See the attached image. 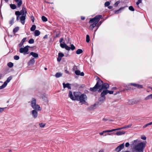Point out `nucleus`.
Returning a JSON list of instances; mask_svg holds the SVG:
<instances>
[{
	"label": "nucleus",
	"mask_w": 152,
	"mask_h": 152,
	"mask_svg": "<svg viewBox=\"0 0 152 152\" xmlns=\"http://www.w3.org/2000/svg\"><path fill=\"white\" fill-rule=\"evenodd\" d=\"M97 79L99 80L97 81L96 84L93 88H90L89 90L93 92H95L97 91L98 89L101 87L103 89L107 90L109 87V85L107 83H104L103 81L97 77Z\"/></svg>",
	"instance_id": "obj_1"
},
{
	"label": "nucleus",
	"mask_w": 152,
	"mask_h": 152,
	"mask_svg": "<svg viewBox=\"0 0 152 152\" xmlns=\"http://www.w3.org/2000/svg\"><path fill=\"white\" fill-rule=\"evenodd\" d=\"M145 145L144 142H141L133 146V147L136 152H143Z\"/></svg>",
	"instance_id": "obj_2"
},
{
	"label": "nucleus",
	"mask_w": 152,
	"mask_h": 152,
	"mask_svg": "<svg viewBox=\"0 0 152 152\" xmlns=\"http://www.w3.org/2000/svg\"><path fill=\"white\" fill-rule=\"evenodd\" d=\"M20 12L21 15H22V16L20 17V19L21 23L23 25H24L25 24V20L26 18L27 14L26 8L24 7H23L22 9Z\"/></svg>",
	"instance_id": "obj_3"
},
{
	"label": "nucleus",
	"mask_w": 152,
	"mask_h": 152,
	"mask_svg": "<svg viewBox=\"0 0 152 152\" xmlns=\"http://www.w3.org/2000/svg\"><path fill=\"white\" fill-rule=\"evenodd\" d=\"M31 105L32 108L34 109V110H41L40 106L38 104H36V100L34 98H33L31 102Z\"/></svg>",
	"instance_id": "obj_4"
},
{
	"label": "nucleus",
	"mask_w": 152,
	"mask_h": 152,
	"mask_svg": "<svg viewBox=\"0 0 152 152\" xmlns=\"http://www.w3.org/2000/svg\"><path fill=\"white\" fill-rule=\"evenodd\" d=\"M102 18V16L101 15H97L95 16L93 18L90 19L89 23H91L93 22L97 23L100 19Z\"/></svg>",
	"instance_id": "obj_5"
},
{
	"label": "nucleus",
	"mask_w": 152,
	"mask_h": 152,
	"mask_svg": "<svg viewBox=\"0 0 152 152\" xmlns=\"http://www.w3.org/2000/svg\"><path fill=\"white\" fill-rule=\"evenodd\" d=\"M87 100V96L85 94H81L78 100V101H79L80 103H82V104L86 102Z\"/></svg>",
	"instance_id": "obj_6"
},
{
	"label": "nucleus",
	"mask_w": 152,
	"mask_h": 152,
	"mask_svg": "<svg viewBox=\"0 0 152 152\" xmlns=\"http://www.w3.org/2000/svg\"><path fill=\"white\" fill-rule=\"evenodd\" d=\"M30 47L29 46L27 45L24 48H21L19 50L20 53H23L24 55L28 54V52L29 50L28 48Z\"/></svg>",
	"instance_id": "obj_7"
},
{
	"label": "nucleus",
	"mask_w": 152,
	"mask_h": 152,
	"mask_svg": "<svg viewBox=\"0 0 152 152\" xmlns=\"http://www.w3.org/2000/svg\"><path fill=\"white\" fill-rule=\"evenodd\" d=\"M107 94V90H104L103 91L101 94V97L99 98V100L100 101H103L105 99V96Z\"/></svg>",
	"instance_id": "obj_8"
},
{
	"label": "nucleus",
	"mask_w": 152,
	"mask_h": 152,
	"mask_svg": "<svg viewBox=\"0 0 152 152\" xmlns=\"http://www.w3.org/2000/svg\"><path fill=\"white\" fill-rule=\"evenodd\" d=\"M81 93L79 92H74V98L75 100L78 101L79 98L81 95Z\"/></svg>",
	"instance_id": "obj_9"
},
{
	"label": "nucleus",
	"mask_w": 152,
	"mask_h": 152,
	"mask_svg": "<svg viewBox=\"0 0 152 152\" xmlns=\"http://www.w3.org/2000/svg\"><path fill=\"white\" fill-rule=\"evenodd\" d=\"M124 147V143H123L118 146L115 149V151L119 152L122 150Z\"/></svg>",
	"instance_id": "obj_10"
},
{
	"label": "nucleus",
	"mask_w": 152,
	"mask_h": 152,
	"mask_svg": "<svg viewBox=\"0 0 152 152\" xmlns=\"http://www.w3.org/2000/svg\"><path fill=\"white\" fill-rule=\"evenodd\" d=\"M137 85V84H136L135 83H130L127 86V85L126 86V88L124 89L123 90L121 91H124L125 90H128L130 89L131 88L130 87H129V86L130 85L136 87Z\"/></svg>",
	"instance_id": "obj_11"
},
{
	"label": "nucleus",
	"mask_w": 152,
	"mask_h": 152,
	"mask_svg": "<svg viewBox=\"0 0 152 152\" xmlns=\"http://www.w3.org/2000/svg\"><path fill=\"white\" fill-rule=\"evenodd\" d=\"M71 85L69 83H66V84H65L64 83H63V88H67L68 89H71V88L70 86Z\"/></svg>",
	"instance_id": "obj_12"
},
{
	"label": "nucleus",
	"mask_w": 152,
	"mask_h": 152,
	"mask_svg": "<svg viewBox=\"0 0 152 152\" xmlns=\"http://www.w3.org/2000/svg\"><path fill=\"white\" fill-rule=\"evenodd\" d=\"M75 73L77 75H80L81 76H84V74L83 72H80L79 70H76L75 71Z\"/></svg>",
	"instance_id": "obj_13"
},
{
	"label": "nucleus",
	"mask_w": 152,
	"mask_h": 152,
	"mask_svg": "<svg viewBox=\"0 0 152 152\" xmlns=\"http://www.w3.org/2000/svg\"><path fill=\"white\" fill-rule=\"evenodd\" d=\"M32 114L33 117L34 118H36L38 116L37 112L35 110H33L32 111Z\"/></svg>",
	"instance_id": "obj_14"
},
{
	"label": "nucleus",
	"mask_w": 152,
	"mask_h": 152,
	"mask_svg": "<svg viewBox=\"0 0 152 152\" xmlns=\"http://www.w3.org/2000/svg\"><path fill=\"white\" fill-rule=\"evenodd\" d=\"M17 3V6L18 7H20L22 4V0H14Z\"/></svg>",
	"instance_id": "obj_15"
},
{
	"label": "nucleus",
	"mask_w": 152,
	"mask_h": 152,
	"mask_svg": "<svg viewBox=\"0 0 152 152\" xmlns=\"http://www.w3.org/2000/svg\"><path fill=\"white\" fill-rule=\"evenodd\" d=\"M32 56L33 57L35 58H37L38 57V54L37 53L32 52L30 53L29 56Z\"/></svg>",
	"instance_id": "obj_16"
},
{
	"label": "nucleus",
	"mask_w": 152,
	"mask_h": 152,
	"mask_svg": "<svg viewBox=\"0 0 152 152\" xmlns=\"http://www.w3.org/2000/svg\"><path fill=\"white\" fill-rule=\"evenodd\" d=\"M127 6H124V7H120L118 10H116L115 12V13L118 14L119 13L121 12V10H124L126 7H127Z\"/></svg>",
	"instance_id": "obj_17"
},
{
	"label": "nucleus",
	"mask_w": 152,
	"mask_h": 152,
	"mask_svg": "<svg viewBox=\"0 0 152 152\" xmlns=\"http://www.w3.org/2000/svg\"><path fill=\"white\" fill-rule=\"evenodd\" d=\"M127 103L128 104L131 105L135 104V102L134 99H131L129 100Z\"/></svg>",
	"instance_id": "obj_18"
},
{
	"label": "nucleus",
	"mask_w": 152,
	"mask_h": 152,
	"mask_svg": "<svg viewBox=\"0 0 152 152\" xmlns=\"http://www.w3.org/2000/svg\"><path fill=\"white\" fill-rule=\"evenodd\" d=\"M125 133V132L124 131H119L117 132L116 133H115V134H116L118 136H119L124 134ZM113 133L115 134L114 132Z\"/></svg>",
	"instance_id": "obj_19"
},
{
	"label": "nucleus",
	"mask_w": 152,
	"mask_h": 152,
	"mask_svg": "<svg viewBox=\"0 0 152 152\" xmlns=\"http://www.w3.org/2000/svg\"><path fill=\"white\" fill-rule=\"evenodd\" d=\"M68 96L72 100H75V98H74V97L73 96V95L71 91H70L69 93Z\"/></svg>",
	"instance_id": "obj_20"
},
{
	"label": "nucleus",
	"mask_w": 152,
	"mask_h": 152,
	"mask_svg": "<svg viewBox=\"0 0 152 152\" xmlns=\"http://www.w3.org/2000/svg\"><path fill=\"white\" fill-rule=\"evenodd\" d=\"M104 19L102 20H101L99 22V23H97V24L96 25V27L97 28H96V30H95L94 32H95L96 31V30H97V29H98V28L103 23V22L104 21Z\"/></svg>",
	"instance_id": "obj_21"
},
{
	"label": "nucleus",
	"mask_w": 152,
	"mask_h": 152,
	"mask_svg": "<svg viewBox=\"0 0 152 152\" xmlns=\"http://www.w3.org/2000/svg\"><path fill=\"white\" fill-rule=\"evenodd\" d=\"M12 77L11 76H10L7 79L6 81H5L4 83L5 84L6 86L7 85V83H9L10 81L12 80Z\"/></svg>",
	"instance_id": "obj_22"
},
{
	"label": "nucleus",
	"mask_w": 152,
	"mask_h": 152,
	"mask_svg": "<svg viewBox=\"0 0 152 152\" xmlns=\"http://www.w3.org/2000/svg\"><path fill=\"white\" fill-rule=\"evenodd\" d=\"M35 62V61L34 60V58H32L30 60V61L28 62V64L29 65H33L34 64Z\"/></svg>",
	"instance_id": "obj_23"
},
{
	"label": "nucleus",
	"mask_w": 152,
	"mask_h": 152,
	"mask_svg": "<svg viewBox=\"0 0 152 152\" xmlns=\"http://www.w3.org/2000/svg\"><path fill=\"white\" fill-rule=\"evenodd\" d=\"M26 37L23 38L21 40V42L19 44V45L20 47H21L23 45V43L26 40Z\"/></svg>",
	"instance_id": "obj_24"
},
{
	"label": "nucleus",
	"mask_w": 152,
	"mask_h": 152,
	"mask_svg": "<svg viewBox=\"0 0 152 152\" xmlns=\"http://www.w3.org/2000/svg\"><path fill=\"white\" fill-rule=\"evenodd\" d=\"M97 24V23L94 22L93 23L90 25L89 28H91L92 29H93L94 27L96 26Z\"/></svg>",
	"instance_id": "obj_25"
},
{
	"label": "nucleus",
	"mask_w": 152,
	"mask_h": 152,
	"mask_svg": "<svg viewBox=\"0 0 152 152\" xmlns=\"http://www.w3.org/2000/svg\"><path fill=\"white\" fill-rule=\"evenodd\" d=\"M34 33L35 36H38L40 35V32L38 30H35L34 31Z\"/></svg>",
	"instance_id": "obj_26"
},
{
	"label": "nucleus",
	"mask_w": 152,
	"mask_h": 152,
	"mask_svg": "<svg viewBox=\"0 0 152 152\" xmlns=\"http://www.w3.org/2000/svg\"><path fill=\"white\" fill-rule=\"evenodd\" d=\"M151 99H152V94L148 96L145 98V100Z\"/></svg>",
	"instance_id": "obj_27"
},
{
	"label": "nucleus",
	"mask_w": 152,
	"mask_h": 152,
	"mask_svg": "<svg viewBox=\"0 0 152 152\" xmlns=\"http://www.w3.org/2000/svg\"><path fill=\"white\" fill-rule=\"evenodd\" d=\"M138 141H139L138 140H136L132 141V145H134V146H135V145H137L138 143Z\"/></svg>",
	"instance_id": "obj_28"
},
{
	"label": "nucleus",
	"mask_w": 152,
	"mask_h": 152,
	"mask_svg": "<svg viewBox=\"0 0 152 152\" xmlns=\"http://www.w3.org/2000/svg\"><path fill=\"white\" fill-rule=\"evenodd\" d=\"M10 8L12 10H15L16 8V5L14 4H10Z\"/></svg>",
	"instance_id": "obj_29"
},
{
	"label": "nucleus",
	"mask_w": 152,
	"mask_h": 152,
	"mask_svg": "<svg viewBox=\"0 0 152 152\" xmlns=\"http://www.w3.org/2000/svg\"><path fill=\"white\" fill-rule=\"evenodd\" d=\"M19 28L18 26L16 27L15 28H14L13 30V32L14 33H15L17 32V31L19 30Z\"/></svg>",
	"instance_id": "obj_30"
},
{
	"label": "nucleus",
	"mask_w": 152,
	"mask_h": 152,
	"mask_svg": "<svg viewBox=\"0 0 152 152\" xmlns=\"http://www.w3.org/2000/svg\"><path fill=\"white\" fill-rule=\"evenodd\" d=\"M55 77L57 78H58L62 76V74L60 72H57L55 74Z\"/></svg>",
	"instance_id": "obj_31"
},
{
	"label": "nucleus",
	"mask_w": 152,
	"mask_h": 152,
	"mask_svg": "<svg viewBox=\"0 0 152 152\" xmlns=\"http://www.w3.org/2000/svg\"><path fill=\"white\" fill-rule=\"evenodd\" d=\"M83 52V51L82 49H79L77 50L76 52V53L77 54H80Z\"/></svg>",
	"instance_id": "obj_32"
},
{
	"label": "nucleus",
	"mask_w": 152,
	"mask_h": 152,
	"mask_svg": "<svg viewBox=\"0 0 152 152\" xmlns=\"http://www.w3.org/2000/svg\"><path fill=\"white\" fill-rule=\"evenodd\" d=\"M36 28V26L34 25H33L31 27V28L30 30L31 31H34L35 30Z\"/></svg>",
	"instance_id": "obj_33"
},
{
	"label": "nucleus",
	"mask_w": 152,
	"mask_h": 152,
	"mask_svg": "<svg viewBox=\"0 0 152 152\" xmlns=\"http://www.w3.org/2000/svg\"><path fill=\"white\" fill-rule=\"evenodd\" d=\"M42 20L43 22H46L48 21L47 18L45 16H42Z\"/></svg>",
	"instance_id": "obj_34"
},
{
	"label": "nucleus",
	"mask_w": 152,
	"mask_h": 152,
	"mask_svg": "<svg viewBox=\"0 0 152 152\" xmlns=\"http://www.w3.org/2000/svg\"><path fill=\"white\" fill-rule=\"evenodd\" d=\"M61 47L62 48H65V46L66 45V44H65L64 42H63V43H61L60 44Z\"/></svg>",
	"instance_id": "obj_35"
},
{
	"label": "nucleus",
	"mask_w": 152,
	"mask_h": 152,
	"mask_svg": "<svg viewBox=\"0 0 152 152\" xmlns=\"http://www.w3.org/2000/svg\"><path fill=\"white\" fill-rule=\"evenodd\" d=\"M34 40L33 39H30L28 42L30 44H33L34 43Z\"/></svg>",
	"instance_id": "obj_36"
},
{
	"label": "nucleus",
	"mask_w": 152,
	"mask_h": 152,
	"mask_svg": "<svg viewBox=\"0 0 152 152\" xmlns=\"http://www.w3.org/2000/svg\"><path fill=\"white\" fill-rule=\"evenodd\" d=\"M7 65L9 67L11 68L13 66V64L12 62H10L8 63Z\"/></svg>",
	"instance_id": "obj_37"
},
{
	"label": "nucleus",
	"mask_w": 152,
	"mask_h": 152,
	"mask_svg": "<svg viewBox=\"0 0 152 152\" xmlns=\"http://www.w3.org/2000/svg\"><path fill=\"white\" fill-rule=\"evenodd\" d=\"M90 37L88 35H87L86 36V42H89L90 41Z\"/></svg>",
	"instance_id": "obj_38"
},
{
	"label": "nucleus",
	"mask_w": 152,
	"mask_h": 152,
	"mask_svg": "<svg viewBox=\"0 0 152 152\" xmlns=\"http://www.w3.org/2000/svg\"><path fill=\"white\" fill-rule=\"evenodd\" d=\"M132 126V124H129L123 127V128L124 129H126V128H128L130 127L131 126Z\"/></svg>",
	"instance_id": "obj_39"
},
{
	"label": "nucleus",
	"mask_w": 152,
	"mask_h": 152,
	"mask_svg": "<svg viewBox=\"0 0 152 152\" xmlns=\"http://www.w3.org/2000/svg\"><path fill=\"white\" fill-rule=\"evenodd\" d=\"M120 3V1H116L114 4V6L115 7H117L118 6V4Z\"/></svg>",
	"instance_id": "obj_40"
},
{
	"label": "nucleus",
	"mask_w": 152,
	"mask_h": 152,
	"mask_svg": "<svg viewBox=\"0 0 152 152\" xmlns=\"http://www.w3.org/2000/svg\"><path fill=\"white\" fill-rule=\"evenodd\" d=\"M70 49L72 50H74L75 49V47L74 45L72 44L71 45V47H70Z\"/></svg>",
	"instance_id": "obj_41"
},
{
	"label": "nucleus",
	"mask_w": 152,
	"mask_h": 152,
	"mask_svg": "<svg viewBox=\"0 0 152 152\" xmlns=\"http://www.w3.org/2000/svg\"><path fill=\"white\" fill-rule=\"evenodd\" d=\"M20 12L19 11H16L15 12V15L17 16H19L21 15L20 14Z\"/></svg>",
	"instance_id": "obj_42"
},
{
	"label": "nucleus",
	"mask_w": 152,
	"mask_h": 152,
	"mask_svg": "<svg viewBox=\"0 0 152 152\" xmlns=\"http://www.w3.org/2000/svg\"><path fill=\"white\" fill-rule=\"evenodd\" d=\"M64 56V54L62 53H58V57H59V58H61L62 57H63Z\"/></svg>",
	"instance_id": "obj_43"
},
{
	"label": "nucleus",
	"mask_w": 152,
	"mask_h": 152,
	"mask_svg": "<svg viewBox=\"0 0 152 152\" xmlns=\"http://www.w3.org/2000/svg\"><path fill=\"white\" fill-rule=\"evenodd\" d=\"M129 9L132 11H134V9L132 6H130L129 7Z\"/></svg>",
	"instance_id": "obj_44"
},
{
	"label": "nucleus",
	"mask_w": 152,
	"mask_h": 152,
	"mask_svg": "<svg viewBox=\"0 0 152 152\" xmlns=\"http://www.w3.org/2000/svg\"><path fill=\"white\" fill-rule=\"evenodd\" d=\"M110 4V3L109 1H106L104 4V6L105 7H108Z\"/></svg>",
	"instance_id": "obj_45"
},
{
	"label": "nucleus",
	"mask_w": 152,
	"mask_h": 152,
	"mask_svg": "<svg viewBox=\"0 0 152 152\" xmlns=\"http://www.w3.org/2000/svg\"><path fill=\"white\" fill-rule=\"evenodd\" d=\"M14 18H12V19L10 21V25H12L13 24L14 22Z\"/></svg>",
	"instance_id": "obj_46"
},
{
	"label": "nucleus",
	"mask_w": 152,
	"mask_h": 152,
	"mask_svg": "<svg viewBox=\"0 0 152 152\" xmlns=\"http://www.w3.org/2000/svg\"><path fill=\"white\" fill-rule=\"evenodd\" d=\"M20 58L19 56L15 55L14 56V58L15 60H18Z\"/></svg>",
	"instance_id": "obj_47"
},
{
	"label": "nucleus",
	"mask_w": 152,
	"mask_h": 152,
	"mask_svg": "<svg viewBox=\"0 0 152 152\" xmlns=\"http://www.w3.org/2000/svg\"><path fill=\"white\" fill-rule=\"evenodd\" d=\"M7 86L4 83V84L0 86V90L2 89L5 88Z\"/></svg>",
	"instance_id": "obj_48"
},
{
	"label": "nucleus",
	"mask_w": 152,
	"mask_h": 152,
	"mask_svg": "<svg viewBox=\"0 0 152 152\" xmlns=\"http://www.w3.org/2000/svg\"><path fill=\"white\" fill-rule=\"evenodd\" d=\"M137 88H143V86L141 85L138 84H137V86L136 87Z\"/></svg>",
	"instance_id": "obj_49"
},
{
	"label": "nucleus",
	"mask_w": 152,
	"mask_h": 152,
	"mask_svg": "<svg viewBox=\"0 0 152 152\" xmlns=\"http://www.w3.org/2000/svg\"><path fill=\"white\" fill-rule=\"evenodd\" d=\"M105 133V132H112L114 131V129H112L111 130H106L104 131Z\"/></svg>",
	"instance_id": "obj_50"
},
{
	"label": "nucleus",
	"mask_w": 152,
	"mask_h": 152,
	"mask_svg": "<svg viewBox=\"0 0 152 152\" xmlns=\"http://www.w3.org/2000/svg\"><path fill=\"white\" fill-rule=\"evenodd\" d=\"M66 50H70V47L66 45L65 46V48Z\"/></svg>",
	"instance_id": "obj_51"
},
{
	"label": "nucleus",
	"mask_w": 152,
	"mask_h": 152,
	"mask_svg": "<svg viewBox=\"0 0 152 152\" xmlns=\"http://www.w3.org/2000/svg\"><path fill=\"white\" fill-rule=\"evenodd\" d=\"M39 125L41 127H42V128L44 127L45 126V124L44 123H41L39 124Z\"/></svg>",
	"instance_id": "obj_52"
},
{
	"label": "nucleus",
	"mask_w": 152,
	"mask_h": 152,
	"mask_svg": "<svg viewBox=\"0 0 152 152\" xmlns=\"http://www.w3.org/2000/svg\"><path fill=\"white\" fill-rule=\"evenodd\" d=\"M142 0H138L136 2V5L138 6V5L142 3Z\"/></svg>",
	"instance_id": "obj_53"
},
{
	"label": "nucleus",
	"mask_w": 152,
	"mask_h": 152,
	"mask_svg": "<svg viewBox=\"0 0 152 152\" xmlns=\"http://www.w3.org/2000/svg\"><path fill=\"white\" fill-rule=\"evenodd\" d=\"M107 94L109 93L110 94H113V91H109L108 90H107Z\"/></svg>",
	"instance_id": "obj_54"
},
{
	"label": "nucleus",
	"mask_w": 152,
	"mask_h": 152,
	"mask_svg": "<svg viewBox=\"0 0 152 152\" xmlns=\"http://www.w3.org/2000/svg\"><path fill=\"white\" fill-rule=\"evenodd\" d=\"M141 138L143 140H145L146 139V137L144 135H142L141 136Z\"/></svg>",
	"instance_id": "obj_55"
},
{
	"label": "nucleus",
	"mask_w": 152,
	"mask_h": 152,
	"mask_svg": "<svg viewBox=\"0 0 152 152\" xmlns=\"http://www.w3.org/2000/svg\"><path fill=\"white\" fill-rule=\"evenodd\" d=\"M123 129V127H121V128H119L115 129H114V131L118 130H121V129Z\"/></svg>",
	"instance_id": "obj_56"
},
{
	"label": "nucleus",
	"mask_w": 152,
	"mask_h": 152,
	"mask_svg": "<svg viewBox=\"0 0 152 152\" xmlns=\"http://www.w3.org/2000/svg\"><path fill=\"white\" fill-rule=\"evenodd\" d=\"M129 144L128 142H126V143L125 146L126 147H128L129 146Z\"/></svg>",
	"instance_id": "obj_57"
},
{
	"label": "nucleus",
	"mask_w": 152,
	"mask_h": 152,
	"mask_svg": "<svg viewBox=\"0 0 152 152\" xmlns=\"http://www.w3.org/2000/svg\"><path fill=\"white\" fill-rule=\"evenodd\" d=\"M5 108H1L0 107V113L2 112H3L4 110V109Z\"/></svg>",
	"instance_id": "obj_58"
},
{
	"label": "nucleus",
	"mask_w": 152,
	"mask_h": 152,
	"mask_svg": "<svg viewBox=\"0 0 152 152\" xmlns=\"http://www.w3.org/2000/svg\"><path fill=\"white\" fill-rule=\"evenodd\" d=\"M152 121L146 124V125L147 126V127L148 126L150 125H152Z\"/></svg>",
	"instance_id": "obj_59"
},
{
	"label": "nucleus",
	"mask_w": 152,
	"mask_h": 152,
	"mask_svg": "<svg viewBox=\"0 0 152 152\" xmlns=\"http://www.w3.org/2000/svg\"><path fill=\"white\" fill-rule=\"evenodd\" d=\"M101 87V88H100L98 90V92H101L102 91V90H103V89H102V88Z\"/></svg>",
	"instance_id": "obj_60"
},
{
	"label": "nucleus",
	"mask_w": 152,
	"mask_h": 152,
	"mask_svg": "<svg viewBox=\"0 0 152 152\" xmlns=\"http://www.w3.org/2000/svg\"><path fill=\"white\" fill-rule=\"evenodd\" d=\"M61 58H59V57H58L57 59V60L58 62H59L61 61Z\"/></svg>",
	"instance_id": "obj_61"
},
{
	"label": "nucleus",
	"mask_w": 152,
	"mask_h": 152,
	"mask_svg": "<svg viewBox=\"0 0 152 152\" xmlns=\"http://www.w3.org/2000/svg\"><path fill=\"white\" fill-rule=\"evenodd\" d=\"M64 40V39L63 38H61L59 40V42L61 43V42H62V41Z\"/></svg>",
	"instance_id": "obj_62"
},
{
	"label": "nucleus",
	"mask_w": 152,
	"mask_h": 152,
	"mask_svg": "<svg viewBox=\"0 0 152 152\" xmlns=\"http://www.w3.org/2000/svg\"><path fill=\"white\" fill-rule=\"evenodd\" d=\"M94 109V108L93 107V106H91L90 107H89V109L91 110H93Z\"/></svg>",
	"instance_id": "obj_63"
},
{
	"label": "nucleus",
	"mask_w": 152,
	"mask_h": 152,
	"mask_svg": "<svg viewBox=\"0 0 152 152\" xmlns=\"http://www.w3.org/2000/svg\"><path fill=\"white\" fill-rule=\"evenodd\" d=\"M31 20L33 22H34V19L33 16L31 17Z\"/></svg>",
	"instance_id": "obj_64"
}]
</instances>
